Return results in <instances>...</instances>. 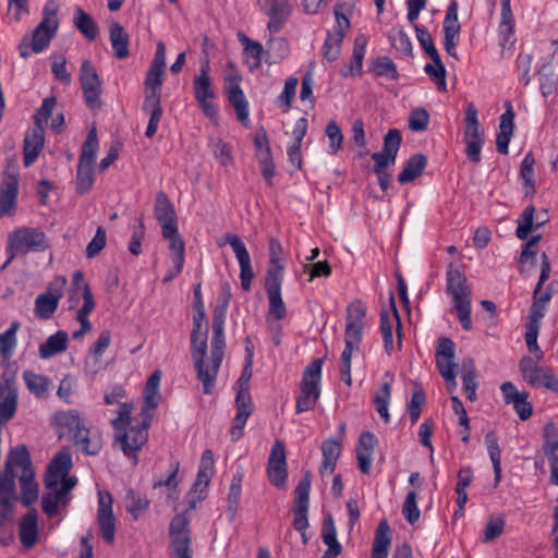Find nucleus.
Returning a JSON list of instances; mask_svg holds the SVG:
<instances>
[{"label": "nucleus", "instance_id": "1", "mask_svg": "<svg viewBox=\"0 0 558 558\" xmlns=\"http://www.w3.org/2000/svg\"><path fill=\"white\" fill-rule=\"evenodd\" d=\"M57 14L58 5L53 1H48L43 10V20L35 27L32 36H23L19 44V52L23 59L28 58L32 52L39 53L49 46L59 28Z\"/></svg>", "mask_w": 558, "mask_h": 558}, {"label": "nucleus", "instance_id": "2", "mask_svg": "<svg viewBox=\"0 0 558 558\" xmlns=\"http://www.w3.org/2000/svg\"><path fill=\"white\" fill-rule=\"evenodd\" d=\"M207 328L204 333H191V354L194 362V367L197 378L202 381L204 393L209 395L216 383L217 374L225 356V347H221V355L218 362L214 360L213 348L210 349V364L205 363L207 354Z\"/></svg>", "mask_w": 558, "mask_h": 558}, {"label": "nucleus", "instance_id": "3", "mask_svg": "<svg viewBox=\"0 0 558 558\" xmlns=\"http://www.w3.org/2000/svg\"><path fill=\"white\" fill-rule=\"evenodd\" d=\"M48 247V239L44 231L38 228L21 227L8 235L5 250L9 257L5 262L10 265L17 256L28 252H43Z\"/></svg>", "mask_w": 558, "mask_h": 558}, {"label": "nucleus", "instance_id": "4", "mask_svg": "<svg viewBox=\"0 0 558 558\" xmlns=\"http://www.w3.org/2000/svg\"><path fill=\"white\" fill-rule=\"evenodd\" d=\"M163 71L149 68L145 78V99L142 109L149 116L145 135L153 137L158 129L161 116V85Z\"/></svg>", "mask_w": 558, "mask_h": 558}, {"label": "nucleus", "instance_id": "5", "mask_svg": "<svg viewBox=\"0 0 558 558\" xmlns=\"http://www.w3.org/2000/svg\"><path fill=\"white\" fill-rule=\"evenodd\" d=\"M447 293L452 296L458 318L465 330L472 329L471 320V291L466 284V277L452 264L447 270Z\"/></svg>", "mask_w": 558, "mask_h": 558}, {"label": "nucleus", "instance_id": "6", "mask_svg": "<svg viewBox=\"0 0 558 558\" xmlns=\"http://www.w3.org/2000/svg\"><path fill=\"white\" fill-rule=\"evenodd\" d=\"M323 360L315 359L305 368L300 385V393L296 399L295 411L302 413L314 409L320 396V375H322Z\"/></svg>", "mask_w": 558, "mask_h": 558}, {"label": "nucleus", "instance_id": "7", "mask_svg": "<svg viewBox=\"0 0 558 558\" xmlns=\"http://www.w3.org/2000/svg\"><path fill=\"white\" fill-rule=\"evenodd\" d=\"M251 376L252 374L247 373L246 366L243 374L236 381V415L232 422V426L230 429V437L232 441H238L243 436V429L246 424V421L253 412L254 405L248 391Z\"/></svg>", "mask_w": 558, "mask_h": 558}, {"label": "nucleus", "instance_id": "8", "mask_svg": "<svg viewBox=\"0 0 558 558\" xmlns=\"http://www.w3.org/2000/svg\"><path fill=\"white\" fill-rule=\"evenodd\" d=\"M477 116V108L473 102H470L465 109L464 142L466 144V157L473 163L481 162V150L484 144V133Z\"/></svg>", "mask_w": 558, "mask_h": 558}, {"label": "nucleus", "instance_id": "9", "mask_svg": "<svg viewBox=\"0 0 558 558\" xmlns=\"http://www.w3.org/2000/svg\"><path fill=\"white\" fill-rule=\"evenodd\" d=\"M539 361L531 356H523L519 363V369L523 379L534 387H545L558 392V378L549 367L538 366Z\"/></svg>", "mask_w": 558, "mask_h": 558}, {"label": "nucleus", "instance_id": "10", "mask_svg": "<svg viewBox=\"0 0 558 558\" xmlns=\"http://www.w3.org/2000/svg\"><path fill=\"white\" fill-rule=\"evenodd\" d=\"M171 558H192L191 531L184 513L174 515L169 526Z\"/></svg>", "mask_w": 558, "mask_h": 558}, {"label": "nucleus", "instance_id": "11", "mask_svg": "<svg viewBox=\"0 0 558 558\" xmlns=\"http://www.w3.org/2000/svg\"><path fill=\"white\" fill-rule=\"evenodd\" d=\"M454 342L446 337H441L438 340L437 351H436V365L437 368L446 380L447 390L452 393L457 388L456 380V369L458 364L454 360Z\"/></svg>", "mask_w": 558, "mask_h": 558}, {"label": "nucleus", "instance_id": "12", "mask_svg": "<svg viewBox=\"0 0 558 558\" xmlns=\"http://www.w3.org/2000/svg\"><path fill=\"white\" fill-rule=\"evenodd\" d=\"M282 265L269 267L265 279V289L267 292L269 308L268 315L281 320L287 315V308L281 296Z\"/></svg>", "mask_w": 558, "mask_h": 558}, {"label": "nucleus", "instance_id": "13", "mask_svg": "<svg viewBox=\"0 0 558 558\" xmlns=\"http://www.w3.org/2000/svg\"><path fill=\"white\" fill-rule=\"evenodd\" d=\"M148 425V422L144 421L141 425L114 433L116 441L119 442L123 453L133 459L134 464H137V451L147 442Z\"/></svg>", "mask_w": 558, "mask_h": 558}, {"label": "nucleus", "instance_id": "14", "mask_svg": "<svg viewBox=\"0 0 558 558\" xmlns=\"http://www.w3.org/2000/svg\"><path fill=\"white\" fill-rule=\"evenodd\" d=\"M66 284L65 277L56 278L45 293L39 294L35 300V315L39 319H49L58 308L59 301L63 295V288Z\"/></svg>", "mask_w": 558, "mask_h": 558}, {"label": "nucleus", "instance_id": "15", "mask_svg": "<svg viewBox=\"0 0 558 558\" xmlns=\"http://www.w3.org/2000/svg\"><path fill=\"white\" fill-rule=\"evenodd\" d=\"M193 88L195 98L203 112L210 119L216 118L217 109L210 101L215 94L211 87L209 62L207 60L201 64L199 75L194 78Z\"/></svg>", "mask_w": 558, "mask_h": 558}, {"label": "nucleus", "instance_id": "16", "mask_svg": "<svg viewBox=\"0 0 558 558\" xmlns=\"http://www.w3.org/2000/svg\"><path fill=\"white\" fill-rule=\"evenodd\" d=\"M311 489V472H305L303 478L295 488V500L293 507V527L304 536L308 526L307 511Z\"/></svg>", "mask_w": 558, "mask_h": 558}, {"label": "nucleus", "instance_id": "17", "mask_svg": "<svg viewBox=\"0 0 558 558\" xmlns=\"http://www.w3.org/2000/svg\"><path fill=\"white\" fill-rule=\"evenodd\" d=\"M80 82L86 106L99 108L101 106V82L95 66L88 60H85L81 65Z\"/></svg>", "mask_w": 558, "mask_h": 558}, {"label": "nucleus", "instance_id": "18", "mask_svg": "<svg viewBox=\"0 0 558 558\" xmlns=\"http://www.w3.org/2000/svg\"><path fill=\"white\" fill-rule=\"evenodd\" d=\"M223 244H229L240 265V279L241 286L244 291H250L251 283L254 278V272L251 266V257L250 254L241 240V238L234 233H227L223 238V242H219L218 245L221 246Z\"/></svg>", "mask_w": 558, "mask_h": 558}, {"label": "nucleus", "instance_id": "19", "mask_svg": "<svg viewBox=\"0 0 558 558\" xmlns=\"http://www.w3.org/2000/svg\"><path fill=\"white\" fill-rule=\"evenodd\" d=\"M267 475L270 483L276 487H286L288 476L287 458L286 448L281 440H276L272 445L268 460Z\"/></svg>", "mask_w": 558, "mask_h": 558}, {"label": "nucleus", "instance_id": "20", "mask_svg": "<svg viewBox=\"0 0 558 558\" xmlns=\"http://www.w3.org/2000/svg\"><path fill=\"white\" fill-rule=\"evenodd\" d=\"M402 142L401 133L397 129H390L384 137V148L379 153L372 154L375 161L374 172L385 171L389 165H393Z\"/></svg>", "mask_w": 558, "mask_h": 558}, {"label": "nucleus", "instance_id": "21", "mask_svg": "<svg viewBox=\"0 0 558 558\" xmlns=\"http://www.w3.org/2000/svg\"><path fill=\"white\" fill-rule=\"evenodd\" d=\"M258 4L269 16L268 31L271 34L280 32L291 14L292 8L289 0H258Z\"/></svg>", "mask_w": 558, "mask_h": 558}, {"label": "nucleus", "instance_id": "22", "mask_svg": "<svg viewBox=\"0 0 558 558\" xmlns=\"http://www.w3.org/2000/svg\"><path fill=\"white\" fill-rule=\"evenodd\" d=\"M227 82L228 100L234 108L238 120L246 125L248 122V102L240 87L241 75L239 73L229 75Z\"/></svg>", "mask_w": 558, "mask_h": 558}, {"label": "nucleus", "instance_id": "23", "mask_svg": "<svg viewBox=\"0 0 558 558\" xmlns=\"http://www.w3.org/2000/svg\"><path fill=\"white\" fill-rule=\"evenodd\" d=\"M97 522L105 542L112 544L116 536V518L112 512V498L109 494L106 497L102 495L99 497Z\"/></svg>", "mask_w": 558, "mask_h": 558}, {"label": "nucleus", "instance_id": "24", "mask_svg": "<svg viewBox=\"0 0 558 558\" xmlns=\"http://www.w3.org/2000/svg\"><path fill=\"white\" fill-rule=\"evenodd\" d=\"M548 220L549 216L546 209H543L536 215L534 205H529L524 208L518 220V227L515 231L517 238L520 240H527V236L532 230H536L543 227L548 222Z\"/></svg>", "mask_w": 558, "mask_h": 558}, {"label": "nucleus", "instance_id": "25", "mask_svg": "<svg viewBox=\"0 0 558 558\" xmlns=\"http://www.w3.org/2000/svg\"><path fill=\"white\" fill-rule=\"evenodd\" d=\"M500 389L504 395L505 402L513 405V409L522 421L531 417L533 408L527 400V392H519L511 381L504 383Z\"/></svg>", "mask_w": 558, "mask_h": 558}, {"label": "nucleus", "instance_id": "26", "mask_svg": "<svg viewBox=\"0 0 558 558\" xmlns=\"http://www.w3.org/2000/svg\"><path fill=\"white\" fill-rule=\"evenodd\" d=\"M155 216L161 225V233L174 232L177 225V215L168 196L163 192H158L155 204Z\"/></svg>", "mask_w": 558, "mask_h": 558}, {"label": "nucleus", "instance_id": "27", "mask_svg": "<svg viewBox=\"0 0 558 558\" xmlns=\"http://www.w3.org/2000/svg\"><path fill=\"white\" fill-rule=\"evenodd\" d=\"M4 473L8 476H17V471L21 470V474L26 471H34L32 468L31 456L25 445H19L12 449L5 460Z\"/></svg>", "mask_w": 558, "mask_h": 558}, {"label": "nucleus", "instance_id": "28", "mask_svg": "<svg viewBox=\"0 0 558 558\" xmlns=\"http://www.w3.org/2000/svg\"><path fill=\"white\" fill-rule=\"evenodd\" d=\"M506 111L500 117L499 133L496 137L497 149L500 154H508V146L513 133L514 111L510 101H506Z\"/></svg>", "mask_w": 558, "mask_h": 558}, {"label": "nucleus", "instance_id": "29", "mask_svg": "<svg viewBox=\"0 0 558 558\" xmlns=\"http://www.w3.org/2000/svg\"><path fill=\"white\" fill-rule=\"evenodd\" d=\"M44 126H34L29 130L24 138V165L29 167L35 162L40 154L44 143Z\"/></svg>", "mask_w": 558, "mask_h": 558}, {"label": "nucleus", "instance_id": "30", "mask_svg": "<svg viewBox=\"0 0 558 558\" xmlns=\"http://www.w3.org/2000/svg\"><path fill=\"white\" fill-rule=\"evenodd\" d=\"M278 46L279 49L282 51L281 58H283L288 52V44L281 39H275L270 38L267 44V50L264 49V47L255 40H247L246 47H244V52L247 57L253 59V64L251 65L252 69H257L260 66L264 54H268L269 50L274 48V46Z\"/></svg>", "mask_w": 558, "mask_h": 558}, {"label": "nucleus", "instance_id": "31", "mask_svg": "<svg viewBox=\"0 0 558 558\" xmlns=\"http://www.w3.org/2000/svg\"><path fill=\"white\" fill-rule=\"evenodd\" d=\"M228 307L216 305L213 314V355L218 362L221 355V347H226L225 342V319Z\"/></svg>", "mask_w": 558, "mask_h": 558}, {"label": "nucleus", "instance_id": "32", "mask_svg": "<svg viewBox=\"0 0 558 558\" xmlns=\"http://www.w3.org/2000/svg\"><path fill=\"white\" fill-rule=\"evenodd\" d=\"M367 46V37L359 34L354 39L353 53L350 63L344 64L340 71L343 77L360 75L362 71L363 59Z\"/></svg>", "mask_w": 558, "mask_h": 558}, {"label": "nucleus", "instance_id": "33", "mask_svg": "<svg viewBox=\"0 0 558 558\" xmlns=\"http://www.w3.org/2000/svg\"><path fill=\"white\" fill-rule=\"evenodd\" d=\"M542 265H541V275L538 278V282L533 291V302L543 305L546 307V304L550 301L551 294V283L547 287V289L543 292V286L548 280L550 274V262L549 257L546 253L541 255Z\"/></svg>", "mask_w": 558, "mask_h": 558}, {"label": "nucleus", "instance_id": "34", "mask_svg": "<svg viewBox=\"0 0 558 558\" xmlns=\"http://www.w3.org/2000/svg\"><path fill=\"white\" fill-rule=\"evenodd\" d=\"M161 379V373L160 371H155L148 378L145 388H144V403L142 407V412L146 415H150V412H153L160 399L159 395V384Z\"/></svg>", "mask_w": 558, "mask_h": 558}, {"label": "nucleus", "instance_id": "35", "mask_svg": "<svg viewBox=\"0 0 558 558\" xmlns=\"http://www.w3.org/2000/svg\"><path fill=\"white\" fill-rule=\"evenodd\" d=\"M0 194L8 195L10 198H17L19 194V165L10 159L2 172L0 183Z\"/></svg>", "mask_w": 558, "mask_h": 558}, {"label": "nucleus", "instance_id": "36", "mask_svg": "<svg viewBox=\"0 0 558 558\" xmlns=\"http://www.w3.org/2000/svg\"><path fill=\"white\" fill-rule=\"evenodd\" d=\"M322 538L328 547L322 558H337L341 554L342 546L337 539V531L330 514L324 520Z\"/></svg>", "mask_w": 558, "mask_h": 558}, {"label": "nucleus", "instance_id": "37", "mask_svg": "<svg viewBox=\"0 0 558 558\" xmlns=\"http://www.w3.org/2000/svg\"><path fill=\"white\" fill-rule=\"evenodd\" d=\"M391 543V530L386 520L379 522L372 547L371 558H387Z\"/></svg>", "mask_w": 558, "mask_h": 558}, {"label": "nucleus", "instance_id": "38", "mask_svg": "<svg viewBox=\"0 0 558 558\" xmlns=\"http://www.w3.org/2000/svg\"><path fill=\"white\" fill-rule=\"evenodd\" d=\"M37 514L36 511L27 512L20 522V541L24 548H32L37 541Z\"/></svg>", "mask_w": 558, "mask_h": 558}, {"label": "nucleus", "instance_id": "39", "mask_svg": "<svg viewBox=\"0 0 558 558\" xmlns=\"http://www.w3.org/2000/svg\"><path fill=\"white\" fill-rule=\"evenodd\" d=\"M110 43L116 58L122 60L129 57V35L118 22L110 24Z\"/></svg>", "mask_w": 558, "mask_h": 558}, {"label": "nucleus", "instance_id": "40", "mask_svg": "<svg viewBox=\"0 0 558 558\" xmlns=\"http://www.w3.org/2000/svg\"><path fill=\"white\" fill-rule=\"evenodd\" d=\"M68 332L59 330L48 337V339L39 345V355L41 359H49L68 349Z\"/></svg>", "mask_w": 558, "mask_h": 558}, {"label": "nucleus", "instance_id": "41", "mask_svg": "<svg viewBox=\"0 0 558 558\" xmlns=\"http://www.w3.org/2000/svg\"><path fill=\"white\" fill-rule=\"evenodd\" d=\"M427 165V158L423 154H415L410 157L404 168L398 175V181L401 184L410 183L418 178Z\"/></svg>", "mask_w": 558, "mask_h": 558}, {"label": "nucleus", "instance_id": "42", "mask_svg": "<svg viewBox=\"0 0 558 558\" xmlns=\"http://www.w3.org/2000/svg\"><path fill=\"white\" fill-rule=\"evenodd\" d=\"M323 462L320 473H332L336 469L337 461L341 453V442L335 439L325 440L322 444Z\"/></svg>", "mask_w": 558, "mask_h": 558}, {"label": "nucleus", "instance_id": "43", "mask_svg": "<svg viewBox=\"0 0 558 558\" xmlns=\"http://www.w3.org/2000/svg\"><path fill=\"white\" fill-rule=\"evenodd\" d=\"M365 317V306L362 302L356 301L351 303L347 308V326L345 332H355V336L362 337V330L364 328L363 319Z\"/></svg>", "mask_w": 558, "mask_h": 558}, {"label": "nucleus", "instance_id": "44", "mask_svg": "<svg viewBox=\"0 0 558 558\" xmlns=\"http://www.w3.org/2000/svg\"><path fill=\"white\" fill-rule=\"evenodd\" d=\"M462 380L464 386V392L470 401L476 400V367L473 359L468 357L462 361L461 364Z\"/></svg>", "mask_w": 558, "mask_h": 558}, {"label": "nucleus", "instance_id": "45", "mask_svg": "<svg viewBox=\"0 0 558 558\" xmlns=\"http://www.w3.org/2000/svg\"><path fill=\"white\" fill-rule=\"evenodd\" d=\"M23 379L29 392L38 398H45L52 385V381L48 377L35 374L32 371H24Z\"/></svg>", "mask_w": 558, "mask_h": 558}, {"label": "nucleus", "instance_id": "46", "mask_svg": "<svg viewBox=\"0 0 558 558\" xmlns=\"http://www.w3.org/2000/svg\"><path fill=\"white\" fill-rule=\"evenodd\" d=\"M75 27L90 41L95 40L99 34V27L93 17L81 8L75 10L73 19Z\"/></svg>", "mask_w": 558, "mask_h": 558}, {"label": "nucleus", "instance_id": "47", "mask_svg": "<svg viewBox=\"0 0 558 558\" xmlns=\"http://www.w3.org/2000/svg\"><path fill=\"white\" fill-rule=\"evenodd\" d=\"M19 480L22 489V502L28 507L38 499V484L35 481L34 471H26L24 474H20Z\"/></svg>", "mask_w": 558, "mask_h": 558}, {"label": "nucleus", "instance_id": "48", "mask_svg": "<svg viewBox=\"0 0 558 558\" xmlns=\"http://www.w3.org/2000/svg\"><path fill=\"white\" fill-rule=\"evenodd\" d=\"M75 444L82 445V449L89 456H96L101 449V440L99 437H89V430L81 425L72 432Z\"/></svg>", "mask_w": 558, "mask_h": 558}, {"label": "nucleus", "instance_id": "49", "mask_svg": "<svg viewBox=\"0 0 558 558\" xmlns=\"http://www.w3.org/2000/svg\"><path fill=\"white\" fill-rule=\"evenodd\" d=\"M162 236L169 241L173 265H177L179 269L181 265H184L185 243L178 231V227L174 228V232L162 233Z\"/></svg>", "mask_w": 558, "mask_h": 558}, {"label": "nucleus", "instance_id": "50", "mask_svg": "<svg viewBox=\"0 0 558 558\" xmlns=\"http://www.w3.org/2000/svg\"><path fill=\"white\" fill-rule=\"evenodd\" d=\"M20 329L19 322H12L10 328L0 335V355L9 361L16 347V332Z\"/></svg>", "mask_w": 558, "mask_h": 558}, {"label": "nucleus", "instance_id": "51", "mask_svg": "<svg viewBox=\"0 0 558 558\" xmlns=\"http://www.w3.org/2000/svg\"><path fill=\"white\" fill-rule=\"evenodd\" d=\"M371 71L376 76H385L390 80H397L399 74L396 64L389 57H377L371 62Z\"/></svg>", "mask_w": 558, "mask_h": 558}, {"label": "nucleus", "instance_id": "52", "mask_svg": "<svg viewBox=\"0 0 558 558\" xmlns=\"http://www.w3.org/2000/svg\"><path fill=\"white\" fill-rule=\"evenodd\" d=\"M14 499H16L14 477L3 474L0 476V508L12 509Z\"/></svg>", "mask_w": 558, "mask_h": 558}, {"label": "nucleus", "instance_id": "53", "mask_svg": "<svg viewBox=\"0 0 558 558\" xmlns=\"http://www.w3.org/2000/svg\"><path fill=\"white\" fill-rule=\"evenodd\" d=\"M442 26L445 36L459 37L461 25L458 20V3L456 1L448 5Z\"/></svg>", "mask_w": 558, "mask_h": 558}, {"label": "nucleus", "instance_id": "54", "mask_svg": "<svg viewBox=\"0 0 558 558\" xmlns=\"http://www.w3.org/2000/svg\"><path fill=\"white\" fill-rule=\"evenodd\" d=\"M241 482H242V475H234L231 485L229 487L228 493V508L227 512L230 517V520H233L235 518L239 505H240V498H241Z\"/></svg>", "mask_w": 558, "mask_h": 558}, {"label": "nucleus", "instance_id": "55", "mask_svg": "<svg viewBox=\"0 0 558 558\" xmlns=\"http://www.w3.org/2000/svg\"><path fill=\"white\" fill-rule=\"evenodd\" d=\"M97 150H98L97 132H96V129L93 128L89 131L87 138L83 144L78 162L94 166Z\"/></svg>", "mask_w": 558, "mask_h": 558}, {"label": "nucleus", "instance_id": "56", "mask_svg": "<svg viewBox=\"0 0 558 558\" xmlns=\"http://www.w3.org/2000/svg\"><path fill=\"white\" fill-rule=\"evenodd\" d=\"M93 165L78 162L76 174V189L80 194L88 192L94 184Z\"/></svg>", "mask_w": 558, "mask_h": 558}, {"label": "nucleus", "instance_id": "57", "mask_svg": "<svg viewBox=\"0 0 558 558\" xmlns=\"http://www.w3.org/2000/svg\"><path fill=\"white\" fill-rule=\"evenodd\" d=\"M342 40L341 33H328L323 46L324 58L328 61L337 60L341 52Z\"/></svg>", "mask_w": 558, "mask_h": 558}, {"label": "nucleus", "instance_id": "58", "mask_svg": "<svg viewBox=\"0 0 558 558\" xmlns=\"http://www.w3.org/2000/svg\"><path fill=\"white\" fill-rule=\"evenodd\" d=\"M59 504L62 506H66L69 504V500L65 499L63 496L59 495L57 490H50L49 493L44 494L41 497L43 511L50 518L54 517L58 513Z\"/></svg>", "mask_w": 558, "mask_h": 558}, {"label": "nucleus", "instance_id": "59", "mask_svg": "<svg viewBox=\"0 0 558 558\" xmlns=\"http://www.w3.org/2000/svg\"><path fill=\"white\" fill-rule=\"evenodd\" d=\"M256 157L260 167L263 177L271 184V179L275 175V163L272 160L271 148L266 147L256 151Z\"/></svg>", "mask_w": 558, "mask_h": 558}, {"label": "nucleus", "instance_id": "60", "mask_svg": "<svg viewBox=\"0 0 558 558\" xmlns=\"http://www.w3.org/2000/svg\"><path fill=\"white\" fill-rule=\"evenodd\" d=\"M210 476L209 474H206V473H199L197 472V476H196V481L195 483L193 484L190 493L187 494L186 498H187V502H189V508L187 510H193L196 508V504L198 500H201L203 497L202 496H198L197 498L195 497V494L196 493H204L205 489L208 487L209 485V481H210Z\"/></svg>", "mask_w": 558, "mask_h": 558}, {"label": "nucleus", "instance_id": "61", "mask_svg": "<svg viewBox=\"0 0 558 558\" xmlns=\"http://www.w3.org/2000/svg\"><path fill=\"white\" fill-rule=\"evenodd\" d=\"M402 514L410 524L418 521L421 512L417 508V494L415 490H410L407 494L402 505Z\"/></svg>", "mask_w": 558, "mask_h": 558}, {"label": "nucleus", "instance_id": "62", "mask_svg": "<svg viewBox=\"0 0 558 558\" xmlns=\"http://www.w3.org/2000/svg\"><path fill=\"white\" fill-rule=\"evenodd\" d=\"M298 78L290 77L286 81L282 93L279 95L277 102L278 106L283 110V112H288L292 106V101L296 94Z\"/></svg>", "mask_w": 558, "mask_h": 558}, {"label": "nucleus", "instance_id": "63", "mask_svg": "<svg viewBox=\"0 0 558 558\" xmlns=\"http://www.w3.org/2000/svg\"><path fill=\"white\" fill-rule=\"evenodd\" d=\"M424 71L434 80L438 90H446V68L441 60L433 61V64H426Z\"/></svg>", "mask_w": 558, "mask_h": 558}, {"label": "nucleus", "instance_id": "64", "mask_svg": "<svg viewBox=\"0 0 558 558\" xmlns=\"http://www.w3.org/2000/svg\"><path fill=\"white\" fill-rule=\"evenodd\" d=\"M72 468V458L66 450L59 451L50 462L48 469L59 473V475L66 476Z\"/></svg>", "mask_w": 558, "mask_h": 558}]
</instances>
